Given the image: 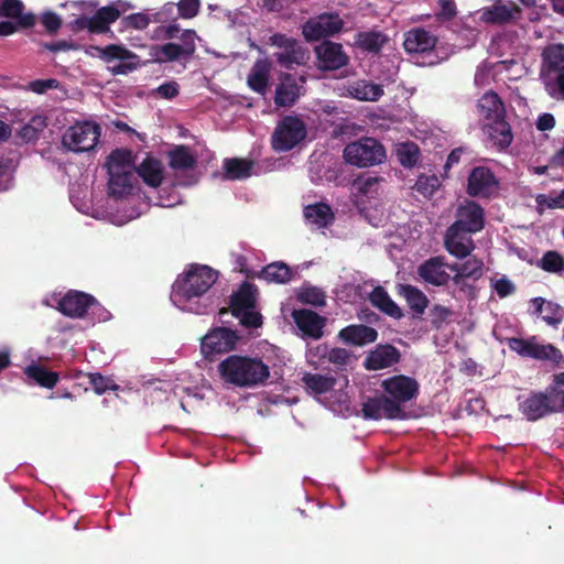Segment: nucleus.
<instances>
[{
    "instance_id": "60",
    "label": "nucleus",
    "mask_w": 564,
    "mask_h": 564,
    "mask_svg": "<svg viewBox=\"0 0 564 564\" xmlns=\"http://www.w3.org/2000/svg\"><path fill=\"white\" fill-rule=\"evenodd\" d=\"M517 292V285L507 276L496 280V295L501 299L513 295Z\"/></svg>"
},
{
    "instance_id": "12",
    "label": "nucleus",
    "mask_w": 564,
    "mask_h": 564,
    "mask_svg": "<svg viewBox=\"0 0 564 564\" xmlns=\"http://www.w3.org/2000/svg\"><path fill=\"white\" fill-rule=\"evenodd\" d=\"M256 289L250 284H243L231 299L232 315L248 327L261 325V315L254 310Z\"/></svg>"
},
{
    "instance_id": "64",
    "label": "nucleus",
    "mask_w": 564,
    "mask_h": 564,
    "mask_svg": "<svg viewBox=\"0 0 564 564\" xmlns=\"http://www.w3.org/2000/svg\"><path fill=\"white\" fill-rule=\"evenodd\" d=\"M535 127L539 131H550L555 127V118L552 113L545 112L538 117Z\"/></svg>"
},
{
    "instance_id": "3",
    "label": "nucleus",
    "mask_w": 564,
    "mask_h": 564,
    "mask_svg": "<svg viewBox=\"0 0 564 564\" xmlns=\"http://www.w3.org/2000/svg\"><path fill=\"white\" fill-rule=\"evenodd\" d=\"M302 381L306 391L325 408L338 415L349 413L350 397L347 391V377L335 379L328 375L306 372Z\"/></svg>"
},
{
    "instance_id": "29",
    "label": "nucleus",
    "mask_w": 564,
    "mask_h": 564,
    "mask_svg": "<svg viewBox=\"0 0 564 564\" xmlns=\"http://www.w3.org/2000/svg\"><path fill=\"white\" fill-rule=\"evenodd\" d=\"M494 184V175L489 169L476 167L468 178V194L471 196H485L490 193Z\"/></svg>"
},
{
    "instance_id": "49",
    "label": "nucleus",
    "mask_w": 564,
    "mask_h": 564,
    "mask_svg": "<svg viewBox=\"0 0 564 564\" xmlns=\"http://www.w3.org/2000/svg\"><path fill=\"white\" fill-rule=\"evenodd\" d=\"M299 301L314 306L325 305V294L316 286L302 288L297 294Z\"/></svg>"
},
{
    "instance_id": "52",
    "label": "nucleus",
    "mask_w": 564,
    "mask_h": 564,
    "mask_svg": "<svg viewBox=\"0 0 564 564\" xmlns=\"http://www.w3.org/2000/svg\"><path fill=\"white\" fill-rule=\"evenodd\" d=\"M397 155L403 166H413L419 159V149L414 143H401L397 149Z\"/></svg>"
},
{
    "instance_id": "47",
    "label": "nucleus",
    "mask_w": 564,
    "mask_h": 564,
    "mask_svg": "<svg viewBox=\"0 0 564 564\" xmlns=\"http://www.w3.org/2000/svg\"><path fill=\"white\" fill-rule=\"evenodd\" d=\"M520 8L512 2L496 1V23L509 22L520 18Z\"/></svg>"
},
{
    "instance_id": "18",
    "label": "nucleus",
    "mask_w": 564,
    "mask_h": 564,
    "mask_svg": "<svg viewBox=\"0 0 564 564\" xmlns=\"http://www.w3.org/2000/svg\"><path fill=\"white\" fill-rule=\"evenodd\" d=\"M466 228L453 224L446 231L444 245L446 250L456 258L467 257L474 249V242Z\"/></svg>"
},
{
    "instance_id": "28",
    "label": "nucleus",
    "mask_w": 564,
    "mask_h": 564,
    "mask_svg": "<svg viewBox=\"0 0 564 564\" xmlns=\"http://www.w3.org/2000/svg\"><path fill=\"white\" fill-rule=\"evenodd\" d=\"M454 224L477 232L484 226L482 209L475 203H467L459 207L457 220Z\"/></svg>"
},
{
    "instance_id": "5",
    "label": "nucleus",
    "mask_w": 564,
    "mask_h": 564,
    "mask_svg": "<svg viewBox=\"0 0 564 564\" xmlns=\"http://www.w3.org/2000/svg\"><path fill=\"white\" fill-rule=\"evenodd\" d=\"M85 11L72 22L74 31H87L93 34H105L110 31V25L115 23L121 14L131 10L133 6L130 2L118 0L109 6L101 7L97 10L94 2L75 3Z\"/></svg>"
},
{
    "instance_id": "6",
    "label": "nucleus",
    "mask_w": 564,
    "mask_h": 564,
    "mask_svg": "<svg viewBox=\"0 0 564 564\" xmlns=\"http://www.w3.org/2000/svg\"><path fill=\"white\" fill-rule=\"evenodd\" d=\"M452 272H456L454 280L459 283L463 276L479 275L481 263L477 260H469L458 269L457 265H448L443 257H433L424 261L417 269L420 278L425 283L436 286L446 284Z\"/></svg>"
},
{
    "instance_id": "1",
    "label": "nucleus",
    "mask_w": 564,
    "mask_h": 564,
    "mask_svg": "<svg viewBox=\"0 0 564 564\" xmlns=\"http://www.w3.org/2000/svg\"><path fill=\"white\" fill-rule=\"evenodd\" d=\"M217 279L218 272L213 268L205 264H189L173 283L170 295L172 303L183 312L207 314L213 304L208 291Z\"/></svg>"
},
{
    "instance_id": "59",
    "label": "nucleus",
    "mask_w": 564,
    "mask_h": 564,
    "mask_svg": "<svg viewBox=\"0 0 564 564\" xmlns=\"http://www.w3.org/2000/svg\"><path fill=\"white\" fill-rule=\"evenodd\" d=\"M12 164L9 160L0 159V191H7L12 184Z\"/></svg>"
},
{
    "instance_id": "11",
    "label": "nucleus",
    "mask_w": 564,
    "mask_h": 564,
    "mask_svg": "<svg viewBox=\"0 0 564 564\" xmlns=\"http://www.w3.org/2000/svg\"><path fill=\"white\" fill-rule=\"evenodd\" d=\"M306 137V126L297 117L286 116L278 122L272 137V148L276 152L294 149Z\"/></svg>"
},
{
    "instance_id": "27",
    "label": "nucleus",
    "mask_w": 564,
    "mask_h": 564,
    "mask_svg": "<svg viewBox=\"0 0 564 564\" xmlns=\"http://www.w3.org/2000/svg\"><path fill=\"white\" fill-rule=\"evenodd\" d=\"M304 218L311 228L322 229L333 223L334 214L327 204L316 203L304 208Z\"/></svg>"
},
{
    "instance_id": "20",
    "label": "nucleus",
    "mask_w": 564,
    "mask_h": 564,
    "mask_svg": "<svg viewBox=\"0 0 564 564\" xmlns=\"http://www.w3.org/2000/svg\"><path fill=\"white\" fill-rule=\"evenodd\" d=\"M292 317L303 338L319 339L324 335L325 318L310 310H293Z\"/></svg>"
},
{
    "instance_id": "51",
    "label": "nucleus",
    "mask_w": 564,
    "mask_h": 564,
    "mask_svg": "<svg viewBox=\"0 0 564 564\" xmlns=\"http://www.w3.org/2000/svg\"><path fill=\"white\" fill-rule=\"evenodd\" d=\"M535 202L540 212L545 208H564V188L560 193L540 194L536 196Z\"/></svg>"
},
{
    "instance_id": "40",
    "label": "nucleus",
    "mask_w": 564,
    "mask_h": 564,
    "mask_svg": "<svg viewBox=\"0 0 564 564\" xmlns=\"http://www.w3.org/2000/svg\"><path fill=\"white\" fill-rule=\"evenodd\" d=\"M28 378L34 380L36 383L44 388H53L58 381V375L53 371H48L43 366L32 364L24 370Z\"/></svg>"
},
{
    "instance_id": "41",
    "label": "nucleus",
    "mask_w": 564,
    "mask_h": 564,
    "mask_svg": "<svg viewBox=\"0 0 564 564\" xmlns=\"http://www.w3.org/2000/svg\"><path fill=\"white\" fill-rule=\"evenodd\" d=\"M554 412H564V372L554 376L553 384L546 391Z\"/></svg>"
},
{
    "instance_id": "23",
    "label": "nucleus",
    "mask_w": 564,
    "mask_h": 564,
    "mask_svg": "<svg viewBox=\"0 0 564 564\" xmlns=\"http://www.w3.org/2000/svg\"><path fill=\"white\" fill-rule=\"evenodd\" d=\"M175 4L166 3L158 12L148 14L144 12L132 13L121 20L123 29L144 30L151 22L164 23L173 14Z\"/></svg>"
},
{
    "instance_id": "55",
    "label": "nucleus",
    "mask_w": 564,
    "mask_h": 564,
    "mask_svg": "<svg viewBox=\"0 0 564 564\" xmlns=\"http://www.w3.org/2000/svg\"><path fill=\"white\" fill-rule=\"evenodd\" d=\"M61 88V83L57 79L54 78H47V79H36L33 82H30L26 86V89L37 94L42 95L51 89H58Z\"/></svg>"
},
{
    "instance_id": "31",
    "label": "nucleus",
    "mask_w": 564,
    "mask_h": 564,
    "mask_svg": "<svg viewBox=\"0 0 564 564\" xmlns=\"http://www.w3.org/2000/svg\"><path fill=\"white\" fill-rule=\"evenodd\" d=\"M377 330L365 325H350L339 332V338L352 345H365L377 339Z\"/></svg>"
},
{
    "instance_id": "62",
    "label": "nucleus",
    "mask_w": 564,
    "mask_h": 564,
    "mask_svg": "<svg viewBox=\"0 0 564 564\" xmlns=\"http://www.w3.org/2000/svg\"><path fill=\"white\" fill-rule=\"evenodd\" d=\"M156 91L161 97L172 99L178 95L180 87L176 82L170 80L160 85Z\"/></svg>"
},
{
    "instance_id": "53",
    "label": "nucleus",
    "mask_w": 564,
    "mask_h": 564,
    "mask_svg": "<svg viewBox=\"0 0 564 564\" xmlns=\"http://www.w3.org/2000/svg\"><path fill=\"white\" fill-rule=\"evenodd\" d=\"M540 265L544 271L557 273L564 269V259L556 251H547L542 257Z\"/></svg>"
},
{
    "instance_id": "13",
    "label": "nucleus",
    "mask_w": 564,
    "mask_h": 564,
    "mask_svg": "<svg viewBox=\"0 0 564 564\" xmlns=\"http://www.w3.org/2000/svg\"><path fill=\"white\" fill-rule=\"evenodd\" d=\"M94 50L97 52V57L105 63L120 62L111 67V72L116 75L129 74L140 65L139 57L123 45L109 44L105 47H94Z\"/></svg>"
},
{
    "instance_id": "15",
    "label": "nucleus",
    "mask_w": 564,
    "mask_h": 564,
    "mask_svg": "<svg viewBox=\"0 0 564 564\" xmlns=\"http://www.w3.org/2000/svg\"><path fill=\"white\" fill-rule=\"evenodd\" d=\"M237 341L238 336L234 330L216 327L202 338L200 349L205 357L212 358L235 349Z\"/></svg>"
},
{
    "instance_id": "57",
    "label": "nucleus",
    "mask_w": 564,
    "mask_h": 564,
    "mask_svg": "<svg viewBox=\"0 0 564 564\" xmlns=\"http://www.w3.org/2000/svg\"><path fill=\"white\" fill-rule=\"evenodd\" d=\"M199 7V0H180L177 3L178 14L183 19H192L198 13Z\"/></svg>"
},
{
    "instance_id": "33",
    "label": "nucleus",
    "mask_w": 564,
    "mask_h": 564,
    "mask_svg": "<svg viewBox=\"0 0 564 564\" xmlns=\"http://www.w3.org/2000/svg\"><path fill=\"white\" fill-rule=\"evenodd\" d=\"M348 93L358 100L377 101L383 95V88L368 80H358L348 87Z\"/></svg>"
},
{
    "instance_id": "42",
    "label": "nucleus",
    "mask_w": 564,
    "mask_h": 564,
    "mask_svg": "<svg viewBox=\"0 0 564 564\" xmlns=\"http://www.w3.org/2000/svg\"><path fill=\"white\" fill-rule=\"evenodd\" d=\"M226 177L229 180H241L250 176L251 163L241 159H229L224 163Z\"/></svg>"
},
{
    "instance_id": "37",
    "label": "nucleus",
    "mask_w": 564,
    "mask_h": 564,
    "mask_svg": "<svg viewBox=\"0 0 564 564\" xmlns=\"http://www.w3.org/2000/svg\"><path fill=\"white\" fill-rule=\"evenodd\" d=\"M369 300L373 306L378 307L380 311L390 315L394 318H400L402 316V312L399 306L390 299L386 290L381 286H377L369 295Z\"/></svg>"
},
{
    "instance_id": "25",
    "label": "nucleus",
    "mask_w": 564,
    "mask_h": 564,
    "mask_svg": "<svg viewBox=\"0 0 564 564\" xmlns=\"http://www.w3.org/2000/svg\"><path fill=\"white\" fill-rule=\"evenodd\" d=\"M400 354L397 348L391 345H381L370 351L365 360V367L368 370H380L397 364Z\"/></svg>"
},
{
    "instance_id": "34",
    "label": "nucleus",
    "mask_w": 564,
    "mask_h": 564,
    "mask_svg": "<svg viewBox=\"0 0 564 564\" xmlns=\"http://www.w3.org/2000/svg\"><path fill=\"white\" fill-rule=\"evenodd\" d=\"M274 56L280 65L288 68L293 65H302L308 58L307 51L297 41L291 43L288 48L275 53Z\"/></svg>"
},
{
    "instance_id": "14",
    "label": "nucleus",
    "mask_w": 564,
    "mask_h": 564,
    "mask_svg": "<svg viewBox=\"0 0 564 564\" xmlns=\"http://www.w3.org/2000/svg\"><path fill=\"white\" fill-rule=\"evenodd\" d=\"M509 348L522 357L539 360L557 361L562 358L561 351L551 344H543L536 337L528 339L508 338Z\"/></svg>"
},
{
    "instance_id": "50",
    "label": "nucleus",
    "mask_w": 564,
    "mask_h": 564,
    "mask_svg": "<svg viewBox=\"0 0 564 564\" xmlns=\"http://www.w3.org/2000/svg\"><path fill=\"white\" fill-rule=\"evenodd\" d=\"M512 140L513 134L510 124L496 118V148L506 150L512 143Z\"/></svg>"
},
{
    "instance_id": "30",
    "label": "nucleus",
    "mask_w": 564,
    "mask_h": 564,
    "mask_svg": "<svg viewBox=\"0 0 564 564\" xmlns=\"http://www.w3.org/2000/svg\"><path fill=\"white\" fill-rule=\"evenodd\" d=\"M271 72V63L263 58L258 59L247 78L248 86L259 94H264L268 88L269 77Z\"/></svg>"
},
{
    "instance_id": "7",
    "label": "nucleus",
    "mask_w": 564,
    "mask_h": 564,
    "mask_svg": "<svg viewBox=\"0 0 564 564\" xmlns=\"http://www.w3.org/2000/svg\"><path fill=\"white\" fill-rule=\"evenodd\" d=\"M131 159V152L123 149L115 150L108 158V186L113 197H123L133 189V183L137 181V176Z\"/></svg>"
},
{
    "instance_id": "2",
    "label": "nucleus",
    "mask_w": 564,
    "mask_h": 564,
    "mask_svg": "<svg viewBox=\"0 0 564 564\" xmlns=\"http://www.w3.org/2000/svg\"><path fill=\"white\" fill-rule=\"evenodd\" d=\"M381 388L386 394L368 399L362 404V415L370 420H401L405 413L401 406L416 398L419 383L414 378L398 375L384 379Z\"/></svg>"
},
{
    "instance_id": "17",
    "label": "nucleus",
    "mask_w": 564,
    "mask_h": 564,
    "mask_svg": "<svg viewBox=\"0 0 564 564\" xmlns=\"http://www.w3.org/2000/svg\"><path fill=\"white\" fill-rule=\"evenodd\" d=\"M528 312L553 327H557L564 321V307L544 297L531 299Z\"/></svg>"
},
{
    "instance_id": "8",
    "label": "nucleus",
    "mask_w": 564,
    "mask_h": 564,
    "mask_svg": "<svg viewBox=\"0 0 564 564\" xmlns=\"http://www.w3.org/2000/svg\"><path fill=\"white\" fill-rule=\"evenodd\" d=\"M542 82L549 96L564 100V44H550L542 54Z\"/></svg>"
},
{
    "instance_id": "19",
    "label": "nucleus",
    "mask_w": 564,
    "mask_h": 564,
    "mask_svg": "<svg viewBox=\"0 0 564 564\" xmlns=\"http://www.w3.org/2000/svg\"><path fill=\"white\" fill-rule=\"evenodd\" d=\"M58 310L66 316L69 317H83L84 314L89 310H95V299L86 293L78 291L67 292L58 301Z\"/></svg>"
},
{
    "instance_id": "48",
    "label": "nucleus",
    "mask_w": 564,
    "mask_h": 564,
    "mask_svg": "<svg viewBox=\"0 0 564 564\" xmlns=\"http://www.w3.org/2000/svg\"><path fill=\"white\" fill-rule=\"evenodd\" d=\"M441 182L436 175H420L414 188L424 197H432L440 188Z\"/></svg>"
},
{
    "instance_id": "10",
    "label": "nucleus",
    "mask_w": 564,
    "mask_h": 564,
    "mask_svg": "<svg viewBox=\"0 0 564 564\" xmlns=\"http://www.w3.org/2000/svg\"><path fill=\"white\" fill-rule=\"evenodd\" d=\"M101 128L94 121H79L63 134L62 144L69 151L79 153L93 150L100 138Z\"/></svg>"
},
{
    "instance_id": "9",
    "label": "nucleus",
    "mask_w": 564,
    "mask_h": 564,
    "mask_svg": "<svg viewBox=\"0 0 564 564\" xmlns=\"http://www.w3.org/2000/svg\"><path fill=\"white\" fill-rule=\"evenodd\" d=\"M344 159L357 167L373 166L386 160V150L376 139L361 138L345 147Z\"/></svg>"
},
{
    "instance_id": "61",
    "label": "nucleus",
    "mask_w": 564,
    "mask_h": 564,
    "mask_svg": "<svg viewBox=\"0 0 564 564\" xmlns=\"http://www.w3.org/2000/svg\"><path fill=\"white\" fill-rule=\"evenodd\" d=\"M89 382L93 386L95 392L97 394H102L109 389H112L113 386L111 384L109 379L104 378L99 373H90L89 375Z\"/></svg>"
},
{
    "instance_id": "46",
    "label": "nucleus",
    "mask_w": 564,
    "mask_h": 564,
    "mask_svg": "<svg viewBox=\"0 0 564 564\" xmlns=\"http://www.w3.org/2000/svg\"><path fill=\"white\" fill-rule=\"evenodd\" d=\"M329 347L325 344L310 346L306 349V362L315 368L322 367L328 360Z\"/></svg>"
},
{
    "instance_id": "54",
    "label": "nucleus",
    "mask_w": 564,
    "mask_h": 564,
    "mask_svg": "<svg viewBox=\"0 0 564 564\" xmlns=\"http://www.w3.org/2000/svg\"><path fill=\"white\" fill-rule=\"evenodd\" d=\"M492 78L494 64L489 59H486L477 66L474 79L475 85L480 88L486 87L491 83Z\"/></svg>"
},
{
    "instance_id": "24",
    "label": "nucleus",
    "mask_w": 564,
    "mask_h": 564,
    "mask_svg": "<svg viewBox=\"0 0 564 564\" xmlns=\"http://www.w3.org/2000/svg\"><path fill=\"white\" fill-rule=\"evenodd\" d=\"M436 39L429 31L423 29H413L405 34L403 46L411 54H430L435 47Z\"/></svg>"
},
{
    "instance_id": "38",
    "label": "nucleus",
    "mask_w": 564,
    "mask_h": 564,
    "mask_svg": "<svg viewBox=\"0 0 564 564\" xmlns=\"http://www.w3.org/2000/svg\"><path fill=\"white\" fill-rule=\"evenodd\" d=\"M149 56L153 62L167 63L177 61L184 54L181 46L175 43H165L162 45H152L149 48Z\"/></svg>"
},
{
    "instance_id": "35",
    "label": "nucleus",
    "mask_w": 564,
    "mask_h": 564,
    "mask_svg": "<svg viewBox=\"0 0 564 564\" xmlns=\"http://www.w3.org/2000/svg\"><path fill=\"white\" fill-rule=\"evenodd\" d=\"M24 6L20 0H0V17L18 19L22 26L32 25L34 17L31 13L23 14Z\"/></svg>"
},
{
    "instance_id": "63",
    "label": "nucleus",
    "mask_w": 564,
    "mask_h": 564,
    "mask_svg": "<svg viewBox=\"0 0 564 564\" xmlns=\"http://www.w3.org/2000/svg\"><path fill=\"white\" fill-rule=\"evenodd\" d=\"M42 23L50 32H55L62 25L61 18L54 12H46L42 15Z\"/></svg>"
},
{
    "instance_id": "16",
    "label": "nucleus",
    "mask_w": 564,
    "mask_h": 564,
    "mask_svg": "<svg viewBox=\"0 0 564 564\" xmlns=\"http://www.w3.org/2000/svg\"><path fill=\"white\" fill-rule=\"evenodd\" d=\"M343 26L344 22L338 14L323 13L303 25V35L307 41H318L338 33Z\"/></svg>"
},
{
    "instance_id": "26",
    "label": "nucleus",
    "mask_w": 564,
    "mask_h": 564,
    "mask_svg": "<svg viewBox=\"0 0 564 564\" xmlns=\"http://www.w3.org/2000/svg\"><path fill=\"white\" fill-rule=\"evenodd\" d=\"M523 414L530 421L539 420L546 414L554 413L547 393L530 395L521 405Z\"/></svg>"
},
{
    "instance_id": "45",
    "label": "nucleus",
    "mask_w": 564,
    "mask_h": 564,
    "mask_svg": "<svg viewBox=\"0 0 564 564\" xmlns=\"http://www.w3.org/2000/svg\"><path fill=\"white\" fill-rule=\"evenodd\" d=\"M386 40V36L380 32H361L356 36V44L366 51L378 52Z\"/></svg>"
},
{
    "instance_id": "44",
    "label": "nucleus",
    "mask_w": 564,
    "mask_h": 564,
    "mask_svg": "<svg viewBox=\"0 0 564 564\" xmlns=\"http://www.w3.org/2000/svg\"><path fill=\"white\" fill-rule=\"evenodd\" d=\"M494 111V93L492 90L487 91L477 102V115L484 121V128L487 133L491 135V113Z\"/></svg>"
},
{
    "instance_id": "39",
    "label": "nucleus",
    "mask_w": 564,
    "mask_h": 564,
    "mask_svg": "<svg viewBox=\"0 0 564 564\" xmlns=\"http://www.w3.org/2000/svg\"><path fill=\"white\" fill-rule=\"evenodd\" d=\"M260 276L271 283H286L292 279V271L284 262H273L264 267Z\"/></svg>"
},
{
    "instance_id": "36",
    "label": "nucleus",
    "mask_w": 564,
    "mask_h": 564,
    "mask_svg": "<svg viewBox=\"0 0 564 564\" xmlns=\"http://www.w3.org/2000/svg\"><path fill=\"white\" fill-rule=\"evenodd\" d=\"M135 173L152 187H158L163 180L161 163L153 158L145 159Z\"/></svg>"
},
{
    "instance_id": "32",
    "label": "nucleus",
    "mask_w": 564,
    "mask_h": 564,
    "mask_svg": "<svg viewBox=\"0 0 564 564\" xmlns=\"http://www.w3.org/2000/svg\"><path fill=\"white\" fill-rule=\"evenodd\" d=\"M170 166L176 174H183L192 171L196 164V159L192 151L183 145L176 147L169 153Z\"/></svg>"
},
{
    "instance_id": "22",
    "label": "nucleus",
    "mask_w": 564,
    "mask_h": 564,
    "mask_svg": "<svg viewBox=\"0 0 564 564\" xmlns=\"http://www.w3.org/2000/svg\"><path fill=\"white\" fill-rule=\"evenodd\" d=\"M304 79L285 74L275 89L274 102L281 107L292 106L303 94Z\"/></svg>"
},
{
    "instance_id": "56",
    "label": "nucleus",
    "mask_w": 564,
    "mask_h": 564,
    "mask_svg": "<svg viewBox=\"0 0 564 564\" xmlns=\"http://www.w3.org/2000/svg\"><path fill=\"white\" fill-rule=\"evenodd\" d=\"M352 359V355L344 348H329L327 361L335 365L336 367L341 368L349 366Z\"/></svg>"
},
{
    "instance_id": "43",
    "label": "nucleus",
    "mask_w": 564,
    "mask_h": 564,
    "mask_svg": "<svg viewBox=\"0 0 564 564\" xmlns=\"http://www.w3.org/2000/svg\"><path fill=\"white\" fill-rule=\"evenodd\" d=\"M401 294L406 300L410 307L419 314H422L427 305V299L423 292L411 285H402Z\"/></svg>"
},
{
    "instance_id": "4",
    "label": "nucleus",
    "mask_w": 564,
    "mask_h": 564,
    "mask_svg": "<svg viewBox=\"0 0 564 564\" xmlns=\"http://www.w3.org/2000/svg\"><path fill=\"white\" fill-rule=\"evenodd\" d=\"M221 379L235 387L256 388L270 377L269 367L260 359L231 355L218 365Z\"/></svg>"
},
{
    "instance_id": "21",
    "label": "nucleus",
    "mask_w": 564,
    "mask_h": 564,
    "mask_svg": "<svg viewBox=\"0 0 564 564\" xmlns=\"http://www.w3.org/2000/svg\"><path fill=\"white\" fill-rule=\"evenodd\" d=\"M318 65L323 69L335 70L348 64L349 57L343 46L333 42H324L316 47Z\"/></svg>"
},
{
    "instance_id": "58",
    "label": "nucleus",
    "mask_w": 564,
    "mask_h": 564,
    "mask_svg": "<svg viewBox=\"0 0 564 564\" xmlns=\"http://www.w3.org/2000/svg\"><path fill=\"white\" fill-rule=\"evenodd\" d=\"M178 39L182 42L181 50L186 56L192 55L195 52V41L198 39L195 31L184 30L181 32Z\"/></svg>"
}]
</instances>
